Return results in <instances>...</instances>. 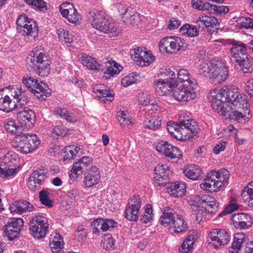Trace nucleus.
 I'll list each match as a JSON object with an SVG mask.
<instances>
[{"label":"nucleus","instance_id":"1","mask_svg":"<svg viewBox=\"0 0 253 253\" xmlns=\"http://www.w3.org/2000/svg\"><path fill=\"white\" fill-rule=\"evenodd\" d=\"M212 106L218 113L238 122L249 114V104L245 94L235 86H224L210 91Z\"/></svg>","mask_w":253,"mask_h":253},{"label":"nucleus","instance_id":"2","mask_svg":"<svg viewBox=\"0 0 253 253\" xmlns=\"http://www.w3.org/2000/svg\"><path fill=\"white\" fill-rule=\"evenodd\" d=\"M229 177V172L225 169L220 171H211L208 173L200 186L204 190L215 192L228 184Z\"/></svg>","mask_w":253,"mask_h":253},{"label":"nucleus","instance_id":"3","mask_svg":"<svg viewBox=\"0 0 253 253\" xmlns=\"http://www.w3.org/2000/svg\"><path fill=\"white\" fill-rule=\"evenodd\" d=\"M92 27L105 33H115L117 27L113 19L102 10H92L89 13Z\"/></svg>","mask_w":253,"mask_h":253},{"label":"nucleus","instance_id":"4","mask_svg":"<svg viewBox=\"0 0 253 253\" xmlns=\"http://www.w3.org/2000/svg\"><path fill=\"white\" fill-rule=\"evenodd\" d=\"M30 56L27 61V66L40 76H47L50 73V63L44 53L36 47L31 52Z\"/></svg>","mask_w":253,"mask_h":253},{"label":"nucleus","instance_id":"5","mask_svg":"<svg viewBox=\"0 0 253 253\" xmlns=\"http://www.w3.org/2000/svg\"><path fill=\"white\" fill-rule=\"evenodd\" d=\"M40 140L37 135L22 133L16 135L12 141V145L22 153H29L37 148Z\"/></svg>","mask_w":253,"mask_h":253},{"label":"nucleus","instance_id":"6","mask_svg":"<svg viewBox=\"0 0 253 253\" xmlns=\"http://www.w3.org/2000/svg\"><path fill=\"white\" fill-rule=\"evenodd\" d=\"M23 84L37 98L44 100L51 93V89L45 83L33 77L25 76L22 79Z\"/></svg>","mask_w":253,"mask_h":253},{"label":"nucleus","instance_id":"7","mask_svg":"<svg viewBox=\"0 0 253 253\" xmlns=\"http://www.w3.org/2000/svg\"><path fill=\"white\" fill-rule=\"evenodd\" d=\"M159 78L154 81L156 89L161 90L165 94L170 92L176 84V74L170 69L163 70L159 75Z\"/></svg>","mask_w":253,"mask_h":253},{"label":"nucleus","instance_id":"8","mask_svg":"<svg viewBox=\"0 0 253 253\" xmlns=\"http://www.w3.org/2000/svg\"><path fill=\"white\" fill-rule=\"evenodd\" d=\"M48 224L46 217L35 215L31 217L29 222V229L31 235L38 239L43 238L48 230Z\"/></svg>","mask_w":253,"mask_h":253},{"label":"nucleus","instance_id":"9","mask_svg":"<svg viewBox=\"0 0 253 253\" xmlns=\"http://www.w3.org/2000/svg\"><path fill=\"white\" fill-rule=\"evenodd\" d=\"M196 86L192 85H180L175 84L170 91V94L175 100L181 102H187L193 100L196 94L194 88Z\"/></svg>","mask_w":253,"mask_h":253},{"label":"nucleus","instance_id":"10","mask_svg":"<svg viewBox=\"0 0 253 253\" xmlns=\"http://www.w3.org/2000/svg\"><path fill=\"white\" fill-rule=\"evenodd\" d=\"M132 59L139 66H148L155 60V56L150 51L146 50L143 47H137L130 51Z\"/></svg>","mask_w":253,"mask_h":253},{"label":"nucleus","instance_id":"11","mask_svg":"<svg viewBox=\"0 0 253 253\" xmlns=\"http://www.w3.org/2000/svg\"><path fill=\"white\" fill-rule=\"evenodd\" d=\"M24 221L21 218L10 219L4 226L3 236L8 240L12 241L17 238L23 226Z\"/></svg>","mask_w":253,"mask_h":253},{"label":"nucleus","instance_id":"12","mask_svg":"<svg viewBox=\"0 0 253 253\" xmlns=\"http://www.w3.org/2000/svg\"><path fill=\"white\" fill-rule=\"evenodd\" d=\"M157 150L164 154L166 156L169 157L171 159H176V161L182 157V153L177 147H175L169 143L167 141H161L156 146Z\"/></svg>","mask_w":253,"mask_h":253},{"label":"nucleus","instance_id":"13","mask_svg":"<svg viewBox=\"0 0 253 253\" xmlns=\"http://www.w3.org/2000/svg\"><path fill=\"white\" fill-rule=\"evenodd\" d=\"M210 237L211 243L215 248L227 245L230 239L229 233L224 229H213L211 231Z\"/></svg>","mask_w":253,"mask_h":253},{"label":"nucleus","instance_id":"14","mask_svg":"<svg viewBox=\"0 0 253 253\" xmlns=\"http://www.w3.org/2000/svg\"><path fill=\"white\" fill-rule=\"evenodd\" d=\"M141 205V200L139 197H133L128 201L125 210L126 217L130 221H136Z\"/></svg>","mask_w":253,"mask_h":253},{"label":"nucleus","instance_id":"15","mask_svg":"<svg viewBox=\"0 0 253 253\" xmlns=\"http://www.w3.org/2000/svg\"><path fill=\"white\" fill-rule=\"evenodd\" d=\"M213 71L211 77L212 82L218 84L224 82L229 75L227 67L219 61H216V62L213 64Z\"/></svg>","mask_w":253,"mask_h":253},{"label":"nucleus","instance_id":"16","mask_svg":"<svg viewBox=\"0 0 253 253\" xmlns=\"http://www.w3.org/2000/svg\"><path fill=\"white\" fill-rule=\"evenodd\" d=\"M60 11L62 16L72 23L77 24L81 19V15L72 3L64 2L60 6Z\"/></svg>","mask_w":253,"mask_h":253},{"label":"nucleus","instance_id":"17","mask_svg":"<svg viewBox=\"0 0 253 253\" xmlns=\"http://www.w3.org/2000/svg\"><path fill=\"white\" fill-rule=\"evenodd\" d=\"M194 201L200 203L209 213H214L217 210L218 204L215 199L208 195H195Z\"/></svg>","mask_w":253,"mask_h":253},{"label":"nucleus","instance_id":"18","mask_svg":"<svg viewBox=\"0 0 253 253\" xmlns=\"http://www.w3.org/2000/svg\"><path fill=\"white\" fill-rule=\"evenodd\" d=\"M100 171L98 168L91 166L87 169L86 175L83 180V184L86 188H90L97 184L100 179Z\"/></svg>","mask_w":253,"mask_h":253},{"label":"nucleus","instance_id":"19","mask_svg":"<svg viewBox=\"0 0 253 253\" xmlns=\"http://www.w3.org/2000/svg\"><path fill=\"white\" fill-rule=\"evenodd\" d=\"M232 47L230 48L231 57L236 62H241L243 60L247 58V46L243 43L234 42L231 43Z\"/></svg>","mask_w":253,"mask_h":253},{"label":"nucleus","instance_id":"20","mask_svg":"<svg viewBox=\"0 0 253 253\" xmlns=\"http://www.w3.org/2000/svg\"><path fill=\"white\" fill-rule=\"evenodd\" d=\"M46 172L43 169L36 170L29 177L28 187L33 192L40 188L44 179Z\"/></svg>","mask_w":253,"mask_h":253},{"label":"nucleus","instance_id":"21","mask_svg":"<svg viewBox=\"0 0 253 253\" xmlns=\"http://www.w3.org/2000/svg\"><path fill=\"white\" fill-rule=\"evenodd\" d=\"M16 155H13L11 152L7 153L5 155L4 157V162L3 164L0 165V177L5 178L13 175L15 173L17 170L16 168H11L10 166L6 167L4 164L8 163V161L14 164L16 162Z\"/></svg>","mask_w":253,"mask_h":253},{"label":"nucleus","instance_id":"22","mask_svg":"<svg viewBox=\"0 0 253 253\" xmlns=\"http://www.w3.org/2000/svg\"><path fill=\"white\" fill-rule=\"evenodd\" d=\"M176 84L180 85H192L196 86L197 82L195 79L192 77L189 72L185 69L180 70L176 75Z\"/></svg>","mask_w":253,"mask_h":253},{"label":"nucleus","instance_id":"23","mask_svg":"<svg viewBox=\"0 0 253 253\" xmlns=\"http://www.w3.org/2000/svg\"><path fill=\"white\" fill-rule=\"evenodd\" d=\"M16 111V116L19 124L25 126V131H26L27 126H30V124H32L31 121L35 117L34 112L29 109Z\"/></svg>","mask_w":253,"mask_h":253},{"label":"nucleus","instance_id":"24","mask_svg":"<svg viewBox=\"0 0 253 253\" xmlns=\"http://www.w3.org/2000/svg\"><path fill=\"white\" fill-rule=\"evenodd\" d=\"M197 231L191 230L179 248L180 253H189L192 251L193 246L198 239Z\"/></svg>","mask_w":253,"mask_h":253},{"label":"nucleus","instance_id":"25","mask_svg":"<svg viewBox=\"0 0 253 253\" xmlns=\"http://www.w3.org/2000/svg\"><path fill=\"white\" fill-rule=\"evenodd\" d=\"M9 210L11 213L16 212L22 214L26 212H30L34 210L32 204L26 201H15L9 207Z\"/></svg>","mask_w":253,"mask_h":253},{"label":"nucleus","instance_id":"26","mask_svg":"<svg viewBox=\"0 0 253 253\" xmlns=\"http://www.w3.org/2000/svg\"><path fill=\"white\" fill-rule=\"evenodd\" d=\"M248 240V238L243 233H235L232 246L228 249V253H238L241 248L246 244Z\"/></svg>","mask_w":253,"mask_h":253},{"label":"nucleus","instance_id":"27","mask_svg":"<svg viewBox=\"0 0 253 253\" xmlns=\"http://www.w3.org/2000/svg\"><path fill=\"white\" fill-rule=\"evenodd\" d=\"M3 91L0 90V110L9 112L16 108L15 101H12L7 95L3 94Z\"/></svg>","mask_w":253,"mask_h":253},{"label":"nucleus","instance_id":"28","mask_svg":"<svg viewBox=\"0 0 253 253\" xmlns=\"http://www.w3.org/2000/svg\"><path fill=\"white\" fill-rule=\"evenodd\" d=\"M177 214L174 210L169 207L164 209L162 215L160 218V222L164 226H171Z\"/></svg>","mask_w":253,"mask_h":253},{"label":"nucleus","instance_id":"29","mask_svg":"<svg viewBox=\"0 0 253 253\" xmlns=\"http://www.w3.org/2000/svg\"><path fill=\"white\" fill-rule=\"evenodd\" d=\"M12 95L14 99L16 100L15 103L16 107L19 106L25 105L28 101V97L26 91L23 90L21 87H17L14 88V90L11 91Z\"/></svg>","mask_w":253,"mask_h":253},{"label":"nucleus","instance_id":"30","mask_svg":"<svg viewBox=\"0 0 253 253\" xmlns=\"http://www.w3.org/2000/svg\"><path fill=\"white\" fill-rule=\"evenodd\" d=\"M186 189L185 184L183 182L176 181L168 187V192L173 197H179L185 194Z\"/></svg>","mask_w":253,"mask_h":253},{"label":"nucleus","instance_id":"31","mask_svg":"<svg viewBox=\"0 0 253 253\" xmlns=\"http://www.w3.org/2000/svg\"><path fill=\"white\" fill-rule=\"evenodd\" d=\"M249 218H251L249 215L245 213H238L232 215L231 219L235 227L245 229L248 228L247 223Z\"/></svg>","mask_w":253,"mask_h":253},{"label":"nucleus","instance_id":"32","mask_svg":"<svg viewBox=\"0 0 253 253\" xmlns=\"http://www.w3.org/2000/svg\"><path fill=\"white\" fill-rule=\"evenodd\" d=\"M25 126L23 125H19L11 119H6L5 121V130L10 133H14L16 135L21 134L22 131H25Z\"/></svg>","mask_w":253,"mask_h":253},{"label":"nucleus","instance_id":"33","mask_svg":"<svg viewBox=\"0 0 253 253\" xmlns=\"http://www.w3.org/2000/svg\"><path fill=\"white\" fill-rule=\"evenodd\" d=\"M63 240L58 233L50 235L49 246L53 253H59L63 247Z\"/></svg>","mask_w":253,"mask_h":253},{"label":"nucleus","instance_id":"34","mask_svg":"<svg viewBox=\"0 0 253 253\" xmlns=\"http://www.w3.org/2000/svg\"><path fill=\"white\" fill-rule=\"evenodd\" d=\"M28 27L25 29V32H22L21 34L29 40H32L38 35V27L33 19L30 20Z\"/></svg>","mask_w":253,"mask_h":253},{"label":"nucleus","instance_id":"35","mask_svg":"<svg viewBox=\"0 0 253 253\" xmlns=\"http://www.w3.org/2000/svg\"><path fill=\"white\" fill-rule=\"evenodd\" d=\"M53 113L54 115L71 123H75L77 120L74 114L65 108L57 107L55 108Z\"/></svg>","mask_w":253,"mask_h":253},{"label":"nucleus","instance_id":"36","mask_svg":"<svg viewBox=\"0 0 253 253\" xmlns=\"http://www.w3.org/2000/svg\"><path fill=\"white\" fill-rule=\"evenodd\" d=\"M138 100L140 104L143 106L155 107L157 106L153 96L148 92L144 91L138 94Z\"/></svg>","mask_w":253,"mask_h":253},{"label":"nucleus","instance_id":"37","mask_svg":"<svg viewBox=\"0 0 253 253\" xmlns=\"http://www.w3.org/2000/svg\"><path fill=\"white\" fill-rule=\"evenodd\" d=\"M175 219L172 222L170 227L173 229L175 233H180L187 230L188 225L181 215L177 214Z\"/></svg>","mask_w":253,"mask_h":253},{"label":"nucleus","instance_id":"38","mask_svg":"<svg viewBox=\"0 0 253 253\" xmlns=\"http://www.w3.org/2000/svg\"><path fill=\"white\" fill-rule=\"evenodd\" d=\"M183 172L187 178L196 180L200 177L202 170L199 166L191 165L184 168Z\"/></svg>","mask_w":253,"mask_h":253},{"label":"nucleus","instance_id":"39","mask_svg":"<svg viewBox=\"0 0 253 253\" xmlns=\"http://www.w3.org/2000/svg\"><path fill=\"white\" fill-rule=\"evenodd\" d=\"M241 196L248 206L253 207V181L249 183V185L245 188L242 192Z\"/></svg>","mask_w":253,"mask_h":253},{"label":"nucleus","instance_id":"40","mask_svg":"<svg viewBox=\"0 0 253 253\" xmlns=\"http://www.w3.org/2000/svg\"><path fill=\"white\" fill-rule=\"evenodd\" d=\"M123 67L115 61H109L106 63L104 73L113 76L118 75L122 70Z\"/></svg>","mask_w":253,"mask_h":253},{"label":"nucleus","instance_id":"41","mask_svg":"<svg viewBox=\"0 0 253 253\" xmlns=\"http://www.w3.org/2000/svg\"><path fill=\"white\" fill-rule=\"evenodd\" d=\"M193 214L195 215L196 220L200 223L203 220H206L208 217L209 213L207 210L203 206H194L192 207Z\"/></svg>","mask_w":253,"mask_h":253},{"label":"nucleus","instance_id":"42","mask_svg":"<svg viewBox=\"0 0 253 253\" xmlns=\"http://www.w3.org/2000/svg\"><path fill=\"white\" fill-rule=\"evenodd\" d=\"M216 60H211L210 62H202L198 66L199 73L205 77H211V72L213 71V64Z\"/></svg>","mask_w":253,"mask_h":253},{"label":"nucleus","instance_id":"43","mask_svg":"<svg viewBox=\"0 0 253 253\" xmlns=\"http://www.w3.org/2000/svg\"><path fill=\"white\" fill-rule=\"evenodd\" d=\"M180 32L185 36L196 37L198 36L199 31L196 26L186 24L180 28Z\"/></svg>","mask_w":253,"mask_h":253},{"label":"nucleus","instance_id":"44","mask_svg":"<svg viewBox=\"0 0 253 253\" xmlns=\"http://www.w3.org/2000/svg\"><path fill=\"white\" fill-rule=\"evenodd\" d=\"M81 63L87 68L89 70H97L99 69V65L96 61L91 56L84 54L81 59Z\"/></svg>","mask_w":253,"mask_h":253},{"label":"nucleus","instance_id":"45","mask_svg":"<svg viewBox=\"0 0 253 253\" xmlns=\"http://www.w3.org/2000/svg\"><path fill=\"white\" fill-rule=\"evenodd\" d=\"M161 119L159 116H154L150 119L145 120L143 125L149 129L155 130L161 126Z\"/></svg>","mask_w":253,"mask_h":253},{"label":"nucleus","instance_id":"46","mask_svg":"<svg viewBox=\"0 0 253 253\" xmlns=\"http://www.w3.org/2000/svg\"><path fill=\"white\" fill-rule=\"evenodd\" d=\"M144 209V211L140 218V220L142 223L147 224L153 221L154 214L151 205H146Z\"/></svg>","mask_w":253,"mask_h":253},{"label":"nucleus","instance_id":"47","mask_svg":"<svg viewBox=\"0 0 253 253\" xmlns=\"http://www.w3.org/2000/svg\"><path fill=\"white\" fill-rule=\"evenodd\" d=\"M57 34L59 39L65 43L70 44L73 41V35L67 29L60 28L57 30Z\"/></svg>","mask_w":253,"mask_h":253},{"label":"nucleus","instance_id":"48","mask_svg":"<svg viewBox=\"0 0 253 253\" xmlns=\"http://www.w3.org/2000/svg\"><path fill=\"white\" fill-rule=\"evenodd\" d=\"M80 150L81 148L80 147L74 145L66 146L64 151V160H67L74 159Z\"/></svg>","mask_w":253,"mask_h":253},{"label":"nucleus","instance_id":"49","mask_svg":"<svg viewBox=\"0 0 253 253\" xmlns=\"http://www.w3.org/2000/svg\"><path fill=\"white\" fill-rule=\"evenodd\" d=\"M117 116L118 121L123 128L127 127L132 123L128 117V113L126 111H120L117 112Z\"/></svg>","mask_w":253,"mask_h":253},{"label":"nucleus","instance_id":"50","mask_svg":"<svg viewBox=\"0 0 253 253\" xmlns=\"http://www.w3.org/2000/svg\"><path fill=\"white\" fill-rule=\"evenodd\" d=\"M191 3L193 7L199 10L211 11L212 10V4L204 2L202 0H192Z\"/></svg>","mask_w":253,"mask_h":253},{"label":"nucleus","instance_id":"51","mask_svg":"<svg viewBox=\"0 0 253 253\" xmlns=\"http://www.w3.org/2000/svg\"><path fill=\"white\" fill-rule=\"evenodd\" d=\"M172 53L176 52L184 48V40L178 37H171Z\"/></svg>","mask_w":253,"mask_h":253},{"label":"nucleus","instance_id":"52","mask_svg":"<svg viewBox=\"0 0 253 253\" xmlns=\"http://www.w3.org/2000/svg\"><path fill=\"white\" fill-rule=\"evenodd\" d=\"M171 37H166L162 39L159 43V46L161 51L171 53Z\"/></svg>","mask_w":253,"mask_h":253},{"label":"nucleus","instance_id":"53","mask_svg":"<svg viewBox=\"0 0 253 253\" xmlns=\"http://www.w3.org/2000/svg\"><path fill=\"white\" fill-rule=\"evenodd\" d=\"M200 22L206 27H213L217 22V19L214 16H208L206 15H200L198 19L197 22Z\"/></svg>","mask_w":253,"mask_h":253},{"label":"nucleus","instance_id":"54","mask_svg":"<svg viewBox=\"0 0 253 253\" xmlns=\"http://www.w3.org/2000/svg\"><path fill=\"white\" fill-rule=\"evenodd\" d=\"M32 19L28 17L26 15H21L18 18L16 24L17 25V30H18L20 33H21L22 32H25V29L28 27V25H29V22L30 20Z\"/></svg>","mask_w":253,"mask_h":253},{"label":"nucleus","instance_id":"55","mask_svg":"<svg viewBox=\"0 0 253 253\" xmlns=\"http://www.w3.org/2000/svg\"><path fill=\"white\" fill-rule=\"evenodd\" d=\"M139 78L138 75L132 73L124 77L122 79L121 84L124 87H126L137 83L139 81Z\"/></svg>","mask_w":253,"mask_h":253},{"label":"nucleus","instance_id":"56","mask_svg":"<svg viewBox=\"0 0 253 253\" xmlns=\"http://www.w3.org/2000/svg\"><path fill=\"white\" fill-rule=\"evenodd\" d=\"M239 63L242 70L245 72L251 73L253 71V60L247 56V58L244 59Z\"/></svg>","mask_w":253,"mask_h":253},{"label":"nucleus","instance_id":"57","mask_svg":"<svg viewBox=\"0 0 253 253\" xmlns=\"http://www.w3.org/2000/svg\"><path fill=\"white\" fill-rule=\"evenodd\" d=\"M182 125L188 127L190 132L189 134H191L190 137L196 136L198 134L199 128L196 125V122L195 121L192 120H187V122H183Z\"/></svg>","mask_w":253,"mask_h":253},{"label":"nucleus","instance_id":"58","mask_svg":"<svg viewBox=\"0 0 253 253\" xmlns=\"http://www.w3.org/2000/svg\"><path fill=\"white\" fill-rule=\"evenodd\" d=\"M103 218H98L94 220L91 225L93 227L92 233L94 234H98L100 231L103 232Z\"/></svg>","mask_w":253,"mask_h":253},{"label":"nucleus","instance_id":"59","mask_svg":"<svg viewBox=\"0 0 253 253\" xmlns=\"http://www.w3.org/2000/svg\"><path fill=\"white\" fill-rule=\"evenodd\" d=\"M51 135L54 137L65 136L66 135L65 127L62 124L56 126L51 131Z\"/></svg>","mask_w":253,"mask_h":253},{"label":"nucleus","instance_id":"60","mask_svg":"<svg viewBox=\"0 0 253 253\" xmlns=\"http://www.w3.org/2000/svg\"><path fill=\"white\" fill-rule=\"evenodd\" d=\"M154 170L155 174L161 175H165L166 172H167V173L168 174V176L171 174L172 172L170 167L165 164L159 165L155 168Z\"/></svg>","mask_w":253,"mask_h":253},{"label":"nucleus","instance_id":"61","mask_svg":"<svg viewBox=\"0 0 253 253\" xmlns=\"http://www.w3.org/2000/svg\"><path fill=\"white\" fill-rule=\"evenodd\" d=\"M48 194V193L45 191H41L39 193L40 200L42 204L48 207H52L53 206V202L51 200H50Z\"/></svg>","mask_w":253,"mask_h":253},{"label":"nucleus","instance_id":"62","mask_svg":"<svg viewBox=\"0 0 253 253\" xmlns=\"http://www.w3.org/2000/svg\"><path fill=\"white\" fill-rule=\"evenodd\" d=\"M166 173H167V172H166ZM155 174L156 175L154 177V182L159 186H166L167 182H168V179L169 178V176H168V174L165 173V175H161L158 174Z\"/></svg>","mask_w":253,"mask_h":253},{"label":"nucleus","instance_id":"63","mask_svg":"<svg viewBox=\"0 0 253 253\" xmlns=\"http://www.w3.org/2000/svg\"><path fill=\"white\" fill-rule=\"evenodd\" d=\"M124 18L128 20L132 24H134L135 23V19L136 18H138V15L136 14L135 9L128 7L127 12L125 14Z\"/></svg>","mask_w":253,"mask_h":253},{"label":"nucleus","instance_id":"64","mask_svg":"<svg viewBox=\"0 0 253 253\" xmlns=\"http://www.w3.org/2000/svg\"><path fill=\"white\" fill-rule=\"evenodd\" d=\"M98 97H99L102 101L105 102L106 101H112L114 99V95L106 87L104 89V90L101 91L100 94H98Z\"/></svg>","mask_w":253,"mask_h":253}]
</instances>
